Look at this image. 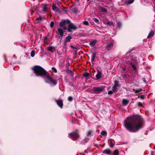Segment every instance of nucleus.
Returning a JSON list of instances; mask_svg holds the SVG:
<instances>
[{
  "mask_svg": "<svg viewBox=\"0 0 155 155\" xmlns=\"http://www.w3.org/2000/svg\"><path fill=\"white\" fill-rule=\"evenodd\" d=\"M90 0H87V1H89Z\"/></svg>",
  "mask_w": 155,
  "mask_h": 155,
  "instance_id": "nucleus-53",
  "label": "nucleus"
},
{
  "mask_svg": "<svg viewBox=\"0 0 155 155\" xmlns=\"http://www.w3.org/2000/svg\"><path fill=\"white\" fill-rule=\"evenodd\" d=\"M35 52L34 51H31V57H33L35 55Z\"/></svg>",
  "mask_w": 155,
  "mask_h": 155,
  "instance_id": "nucleus-30",
  "label": "nucleus"
},
{
  "mask_svg": "<svg viewBox=\"0 0 155 155\" xmlns=\"http://www.w3.org/2000/svg\"><path fill=\"white\" fill-rule=\"evenodd\" d=\"M93 90L94 93L98 94L104 91V88L103 87H95L94 88Z\"/></svg>",
  "mask_w": 155,
  "mask_h": 155,
  "instance_id": "nucleus-5",
  "label": "nucleus"
},
{
  "mask_svg": "<svg viewBox=\"0 0 155 155\" xmlns=\"http://www.w3.org/2000/svg\"><path fill=\"white\" fill-rule=\"evenodd\" d=\"M103 153L106 154L108 155H110L112 154V152L109 149H107L103 150Z\"/></svg>",
  "mask_w": 155,
  "mask_h": 155,
  "instance_id": "nucleus-11",
  "label": "nucleus"
},
{
  "mask_svg": "<svg viewBox=\"0 0 155 155\" xmlns=\"http://www.w3.org/2000/svg\"><path fill=\"white\" fill-rule=\"evenodd\" d=\"M78 67H81L82 68H83V67L82 66H80V64H78Z\"/></svg>",
  "mask_w": 155,
  "mask_h": 155,
  "instance_id": "nucleus-50",
  "label": "nucleus"
},
{
  "mask_svg": "<svg viewBox=\"0 0 155 155\" xmlns=\"http://www.w3.org/2000/svg\"><path fill=\"white\" fill-rule=\"evenodd\" d=\"M47 9V5H44V6H43V11L44 12H46Z\"/></svg>",
  "mask_w": 155,
  "mask_h": 155,
  "instance_id": "nucleus-29",
  "label": "nucleus"
},
{
  "mask_svg": "<svg viewBox=\"0 0 155 155\" xmlns=\"http://www.w3.org/2000/svg\"><path fill=\"white\" fill-rule=\"evenodd\" d=\"M56 33L59 34L61 36H63L64 34L63 30L61 28H59L58 29Z\"/></svg>",
  "mask_w": 155,
  "mask_h": 155,
  "instance_id": "nucleus-8",
  "label": "nucleus"
},
{
  "mask_svg": "<svg viewBox=\"0 0 155 155\" xmlns=\"http://www.w3.org/2000/svg\"><path fill=\"white\" fill-rule=\"evenodd\" d=\"M92 133V131L91 130L88 131L87 133V136L90 135Z\"/></svg>",
  "mask_w": 155,
  "mask_h": 155,
  "instance_id": "nucleus-33",
  "label": "nucleus"
},
{
  "mask_svg": "<svg viewBox=\"0 0 155 155\" xmlns=\"http://www.w3.org/2000/svg\"><path fill=\"white\" fill-rule=\"evenodd\" d=\"M108 142L110 145V146L111 147H113L114 145V140L111 139H109L108 140Z\"/></svg>",
  "mask_w": 155,
  "mask_h": 155,
  "instance_id": "nucleus-12",
  "label": "nucleus"
},
{
  "mask_svg": "<svg viewBox=\"0 0 155 155\" xmlns=\"http://www.w3.org/2000/svg\"><path fill=\"white\" fill-rule=\"evenodd\" d=\"M70 21L68 20H66L64 21L60 22L59 23L60 26L61 27H63L65 25L66 23H68Z\"/></svg>",
  "mask_w": 155,
  "mask_h": 155,
  "instance_id": "nucleus-13",
  "label": "nucleus"
},
{
  "mask_svg": "<svg viewBox=\"0 0 155 155\" xmlns=\"http://www.w3.org/2000/svg\"><path fill=\"white\" fill-rule=\"evenodd\" d=\"M33 68H42L41 67L38 65H35L33 67Z\"/></svg>",
  "mask_w": 155,
  "mask_h": 155,
  "instance_id": "nucleus-38",
  "label": "nucleus"
},
{
  "mask_svg": "<svg viewBox=\"0 0 155 155\" xmlns=\"http://www.w3.org/2000/svg\"><path fill=\"white\" fill-rule=\"evenodd\" d=\"M78 54L80 55V52H79V53H78Z\"/></svg>",
  "mask_w": 155,
  "mask_h": 155,
  "instance_id": "nucleus-52",
  "label": "nucleus"
},
{
  "mask_svg": "<svg viewBox=\"0 0 155 155\" xmlns=\"http://www.w3.org/2000/svg\"><path fill=\"white\" fill-rule=\"evenodd\" d=\"M118 89V88L115 87V86H114L112 87V90L114 93H115L117 92Z\"/></svg>",
  "mask_w": 155,
  "mask_h": 155,
  "instance_id": "nucleus-18",
  "label": "nucleus"
},
{
  "mask_svg": "<svg viewBox=\"0 0 155 155\" xmlns=\"http://www.w3.org/2000/svg\"><path fill=\"white\" fill-rule=\"evenodd\" d=\"M101 73L100 71H98L96 75V78L98 79H99L101 77Z\"/></svg>",
  "mask_w": 155,
  "mask_h": 155,
  "instance_id": "nucleus-21",
  "label": "nucleus"
},
{
  "mask_svg": "<svg viewBox=\"0 0 155 155\" xmlns=\"http://www.w3.org/2000/svg\"><path fill=\"white\" fill-rule=\"evenodd\" d=\"M134 0H129L125 2V3L127 5L132 4L134 1Z\"/></svg>",
  "mask_w": 155,
  "mask_h": 155,
  "instance_id": "nucleus-22",
  "label": "nucleus"
},
{
  "mask_svg": "<svg viewBox=\"0 0 155 155\" xmlns=\"http://www.w3.org/2000/svg\"><path fill=\"white\" fill-rule=\"evenodd\" d=\"M113 91H108V94H113Z\"/></svg>",
  "mask_w": 155,
  "mask_h": 155,
  "instance_id": "nucleus-39",
  "label": "nucleus"
},
{
  "mask_svg": "<svg viewBox=\"0 0 155 155\" xmlns=\"http://www.w3.org/2000/svg\"><path fill=\"white\" fill-rule=\"evenodd\" d=\"M138 105L140 106V107H141V106H142V104L141 103H140V102H139L138 103Z\"/></svg>",
  "mask_w": 155,
  "mask_h": 155,
  "instance_id": "nucleus-44",
  "label": "nucleus"
},
{
  "mask_svg": "<svg viewBox=\"0 0 155 155\" xmlns=\"http://www.w3.org/2000/svg\"><path fill=\"white\" fill-rule=\"evenodd\" d=\"M96 57V53L95 52L92 53L91 58V61L93 62Z\"/></svg>",
  "mask_w": 155,
  "mask_h": 155,
  "instance_id": "nucleus-15",
  "label": "nucleus"
},
{
  "mask_svg": "<svg viewBox=\"0 0 155 155\" xmlns=\"http://www.w3.org/2000/svg\"><path fill=\"white\" fill-rule=\"evenodd\" d=\"M99 9L100 10H101L102 12H107V10L104 8L102 7L101 6L100 7Z\"/></svg>",
  "mask_w": 155,
  "mask_h": 155,
  "instance_id": "nucleus-23",
  "label": "nucleus"
},
{
  "mask_svg": "<svg viewBox=\"0 0 155 155\" xmlns=\"http://www.w3.org/2000/svg\"><path fill=\"white\" fill-rule=\"evenodd\" d=\"M80 31H81L80 32V33H79V34H78V36H81L82 35L81 34V33L82 34H83V32H84V31H82V30H80Z\"/></svg>",
  "mask_w": 155,
  "mask_h": 155,
  "instance_id": "nucleus-36",
  "label": "nucleus"
},
{
  "mask_svg": "<svg viewBox=\"0 0 155 155\" xmlns=\"http://www.w3.org/2000/svg\"><path fill=\"white\" fill-rule=\"evenodd\" d=\"M143 81L145 83H146L147 82L146 81V79L145 78H143Z\"/></svg>",
  "mask_w": 155,
  "mask_h": 155,
  "instance_id": "nucleus-48",
  "label": "nucleus"
},
{
  "mask_svg": "<svg viewBox=\"0 0 155 155\" xmlns=\"http://www.w3.org/2000/svg\"><path fill=\"white\" fill-rule=\"evenodd\" d=\"M94 21L96 23L98 24L99 23V20L97 18H93Z\"/></svg>",
  "mask_w": 155,
  "mask_h": 155,
  "instance_id": "nucleus-27",
  "label": "nucleus"
},
{
  "mask_svg": "<svg viewBox=\"0 0 155 155\" xmlns=\"http://www.w3.org/2000/svg\"><path fill=\"white\" fill-rule=\"evenodd\" d=\"M48 39V38L47 37H45L44 39V41L45 42H46Z\"/></svg>",
  "mask_w": 155,
  "mask_h": 155,
  "instance_id": "nucleus-41",
  "label": "nucleus"
},
{
  "mask_svg": "<svg viewBox=\"0 0 155 155\" xmlns=\"http://www.w3.org/2000/svg\"><path fill=\"white\" fill-rule=\"evenodd\" d=\"M54 25V22L53 21H51V22L50 23V27L51 28H52L53 27Z\"/></svg>",
  "mask_w": 155,
  "mask_h": 155,
  "instance_id": "nucleus-35",
  "label": "nucleus"
},
{
  "mask_svg": "<svg viewBox=\"0 0 155 155\" xmlns=\"http://www.w3.org/2000/svg\"><path fill=\"white\" fill-rule=\"evenodd\" d=\"M83 23L84 25H88L89 23H88V22L87 21H84L83 22Z\"/></svg>",
  "mask_w": 155,
  "mask_h": 155,
  "instance_id": "nucleus-34",
  "label": "nucleus"
},
{
  "mask_svg": "<svg viewBox=\"0 0 155 155\" xmlns=\"http://www.w3.org/2000/svg\"><path fill=\"white\" fill-rule=\"evenodd\" d=\"M113 43H110L108 44L106 46V48L107 50L108 51L110 50H111L112 48L113 47Z\"/></svg>",
  "mask_w": 155,
  "mask_h": 155,
  "instance_id": "nucleus-9",
  "label": "nucleus"
},
{
  "mask_svg": "<svg viewBox=\"0 0 155 155\" xmlns=\"http://www.w3.org/2000/svg\"><path fill=\"white\" fill-rule=\"evenodd\" d=\"M52 68H54V67H52Z\"/></svg>",
  "mask_w": 155,
  "mask_h": 155,
  "instance_id": "nucleus-54",
  "label": "nucleus"
},
{
  "mask_svg": "<svg viewBox=\"0 0 155 155\" xmlns=\"http://www.w3.org/2000/svg\"><path fill=\"white\" fill-rule=\"evenodd\" d=\"M81 25H79V27L80 28H81Z\"/></svg>",
  "mask_w": 155,
  "mask_h": 155,
  "instance_id": "nucleus-51",
  "label": "nucleus"
},
{
  "mask_svg": "<svg viewBox=\"0 0 155 155\" xmlns=\"http://www.w3.org/2000/svg\"><path fill=\"white\" fill-rule=\"evenodd\" d=\"M52 9L53 10L55 11L56 12H58L59 11V8L57 7H56L55 5H53V7H52Z\"/></svg>",
  "mask_w": 155,
  "mask_h": 155,
  "instance_id": "nucleus-20",
  "label": "nucleus"
},
{
  "mask_svg": "<svg viewBox=\"0 0 155 155\" xmlns=\"http://www.w3.org/2000/svg\"><path fill=\"white\" fill-rule=\"evenodd\" d=\"M36 76L45 75L44 78L45 82L51 85H55L57 84V81L48 75L44 68H32Z\"/></svg>",
  "mask_w": 155,
  "mask_h": 155,
  "instance_id": "nucleus-2",
  "label": "nucleus"
},
{
  "mask_svg": "<svg viewBox=\"0 0 155 155\" xmlns=\"http://www.w3.org/2000/svg\"><path fill=\"white\" fill-rule=\"evenodd\" d=\"M154 1L155 2V0H154Z\"/></svg>",
  "mask_w": 155,
  "mask_h": 155,
  "instance_id": "nucleus-55",
  "label": "nucleus"
},
{
  "mask_svg": "<svg viewBox=\"0 0 155 155\" xmlns=\"http://www.w3.org/2000/svg\"><path fill=\"white\" fill-rule=\"evenodd\" d=\"M78 137V134L75 132L70 133L69 134L68 137L71 138L73 139L74 137Z\"/></svg>",
  "mask_w": 155,
  "mask_h": 155,
  "instance_id": "nucleus-6",
  "label": "nucleus"
},
{
  "mask_svg": "<svg viewBox=\"0 0 155 155\" xmlns=\"http://www.w3.org/2000/svg\"><path fill=\"white\" fill-rule=\"evenodd\" d=\"M154 35V32L153 31H151L147 37L148 38H150L151 37L153 36Z\"/></svg>",
  "mask_w": 155,
  "mask_h": 155,
  "instance_id": "nucleus-19",
  "label": "nucleus"
},
{
  "mask_svg": "<svg viewBox=\"0 0 155 155\" xmlns=\"http://www.w3.org/2000/svg\"><path fill=\"white\" fill-rule=\"evenodd\" d=\"M71 38L70 36H68L66 37L64 39V41L66 42H69Z\"/></svg>",
  "mask_w": 155,
  "mask_h": 155,
  "instance_id": "nucleus-16",
  "label": "nucleus"
},
{
  "mask_svg": "<svg viewBox=\"0 0 155 155\" xmlns=\"http://www.w3.org/2000/svg\"><path fill=\"white\" fill-rule=\"evenodd\" d=\"M62 27H63V30H65L67 29V27H66V26H65V25Z\"/></svg>",
  "mask_w": 155,
  "mask_h": 155,
  "instance_id": "nucleus-46",
  "label": "nucleus"
},
{
  "mask_svg": "<svg viewBox=\"0 0 155 155\" xmlns=\"http://www.w3.org/2000/svg\"><path fill=\"white\" fill-rule=\"evenodd\" d=\"M67 42H65V41H64V45H65L66 46V43H67Z\"/></svg>",
  "mask_w": 155,
  "mask_h": 155,
  "instance_id": "nucleus-49",
  "label": "nucleus"
},
{
  "mask_svg": "<svg viewBox=\"0 0 155 155\" xmlns=\"http://www.w3.org/2000/svg\"><path fill=\"white\" fill-rule=\"evenodd\" d=\"M107 24L111 26L113 25V23L112 22L110 21H108L107 22Z\"/></svg>",
  "mask_w": 155,
  "mask_h": 155,
  "instance_id": "nucleus-31",
  "label": "nucleus"
},
{
  "mask_svg": "<svg viewBox=\"0 0 155 155\" xmlns=\"http://www.w3.org/2000/svg\"><path fill=\"white\" fill-rule=\"evenodd\" d=\"M154 155H155V154H154Z\"/></svg>",
  "mask_w": 155,
  "mask_h": 155,
  "instance_id": "nucleus-56",
  "label": "nucleus"
},
{
  "mask_svg": "<svg viewBox=\"0 0 155 155\" xmlns=\"http://www.w3.org/2000/svg\"><path fill=\"white\" fill-rule=\"evenodd\" d=\"M68 24H69L68 26V31L71 32L72 31V30L76 29V27H75L72 23H71L70 22Z\"/></svg>",
  "mask_w": 155,
  "mask_h": 155,
  "instance_id": "nucleus-4",
  "label": "nucleus"
},
{
  "mask_svg": "<svg viewBox=\"0 0 155 155\" xmlns=\"http://www.w3.org/2000/svg\"><path fill=\"white\" fill-rule=\"evenodd\" d=\"M114 86H115V87H117L118 88L120 87V85L119 84L118 81H115V84Z\"/></svg>",
  "mask_w": 155,
  "mask_h": 155,
  "instance_id": "nucleus-24",
  "label": "nucleus"
},
{
  "mask_svg": "<svg viewBox=\"0 0 155 155\" xmlns=\"http://www.w3.org/2000/svg\"><path fill=\"white\" fill-rule=\"evenodd\" d=\"M56 102L58 105L61 108L63 105V101L61 100H56Z\"/></svg>",
  "mask_w": 155,
  "mask_h": 155,
  "instance_id": "nucleus-10",
  "label": "nucleus"
},
{
  "mask_svg": "<svg viewBox=\"0 0 155 155\" xmlns=\"http://www.w3.org/2000/svg\"><path fill=\"white\" fill-rule=\"evenodd\" d=\"M117 27L119 28H120L122 25L121 22L120 21H118L117 22Z\"/></svg>",
  "mask_w": 155,
  "mask_h": 155,
  "instance_id": "nucleus-25",
  "label": "nucleus"
},
{
  "mask_svg": "<svg viewBox=\"0 0 155 155\" xmlns=\"http://www.w3.org/2000/svg\"><path fill=\"white\" fill-rule=\"evenodd\" d=\"M72 97L71 96H69L68 98V100L69 101H71L72 100Z\"/></svg>",
  "mask_w": 155,
  "mask_h": 155,
  "instance_id": "nucleus-37",
  "label": "nucleus"
},
{
  "mask_svg": "<svg viewBox=\"0 0 155 155\" xmlns=\"http://www.w3.org/2000/svg\"><path fill=\"white\" fill-rule=\"evenodd\" d=\"M125 128L131 132H135L142 128V122L141 117L135 115L127 118L124 120Z\"/></svg>",
  "mask_w": 155,
  "mask_h": 155,
  "instance_id": "nucleus-1",
  "label": "nucleus"
},
{
  "mask_svg": "<svg viewBox=\"0 0 155 155\" xmlns=\"http://www.w3.org/2000/svg\"><path fill=\"white\" fill-rule=\"evenodd\" d=\"M82 58V56H81L79 55V57H78V60H80Z\"/></svg>",
  "mask_w": 155,
  "mask_h": 155,
  "instance_id": "nucleus-47",
  "label": "nucleus"
},
{
  "mask_svg": "<svg viewBox=\"0 0 155 155\" xmlns=\"http://www.w3.org/2000/svg\"><path fill=\"white\" fill-rule=\"evenodd\" d=\"M53 49V48L51 46H50L49 47L48 50L50 51H52Z\"/></svg>",
  "mask_w": 155,
  "mask_h": 155,
  "instance_id": "nucleus-32",
  "label": "nucleus"
},
{
  "mask_svg": "<svg viewBox=\"0 0 155 155\" xmlns=\"http://www.w3.org/2000/svg\"><path fill=\"white\" fill-rule=\"evenodd\" d=\"M68 72L69 74H72V71L71 70H68Z\"/></svg>",
  "mask_w": 155,
  "mask_h": 155,
  "instance_id": "nucleus-43",
  "label": "nucleus"
},
{
  "mask_svg": "<svg viewBox=\"0 0 155 155\" xmlns=\"http://www.w3.org/2000/svg\"><path fill=\"white\" fill-rule=\"evenodd\" d=\"M97 42V41L96 40H94L90 42V45L92 47L94 46L96 44Z\"/></svg>",
  "mask_w": 155,
  "mask_h": 155,
  "instance_id": "nucleus-17",
  "label": "nucleus"
},
{
  "mask_svg": "<svg viewBox=\"0 0 155 155\" xmlns=\"http://www.w3.org/2000/svg\"><path fill=\"white\" fill-rule=\"evenodd\" d=\"M73 12L74 13L76 14L77 13V11L76 9H73Z\"/></svg>",
  "mask_w": 155,
  "mask_h": 155,
  "instance_id": "nucleus-45",
  "label": "nucleus"
},
{
  "mask_svg": "<svg viewBox=\"0 0 155 155\" xmlns=\"http://www.w3.org/2000/svg\"><path fill=\"white\" fill-rule=\"evenodd\" d=\"M129 102V101L128 100L126 99H123L122 101V104L124 106H126L127 105Z\"/></svg>",
  "mask_w": 155,
  "mask_h": 155,
  "instance_id": "nucleus-14",
  "label": "nucleus"
},
{
  "mask_svg": "<svg viewBox=\"0 0 155 155\" xmlns=\"http://www.w3.org/2000/svg\"><path fill=\"white\" fill-rule=\"evenodd\" d=\"M129 65V67H132V68H136V63L134 61H131L129 62L128 64Z\"/></svg>",
  "mask_w": 155,
  "mask_h": 155,
  "instance_id": "nucleus-7",
  "label": "nucleus"
},
{
  "mask_svg": "<svg viewBox=\"0 0 155 155\" xmlns=\"http://www.w3.org/2000/svg\"><path fill=\"white\" fill-rule=\"evenodd\" d=\"M114 155H119V153L117 150H115L114 152Z\"/></svg>",
  "mask_w": 155,
  "mask_h": 155,
  "instance_id": "nucleus-26",
  "label": "nucleus"
},
{
  "mask_svg": "<svg viewBox=\"0 0 155 155\" xmlns=\"http://www.w3.org/2000/svg\"><path fill=\"white\" fill-rule=\"evenodd\" d=\"M91 77L90 73L85 71L82 75V79H84L85 81L87 80L88 78Z\"/></svg>",
  "mask_w": 155,
  "mask_h": 155,
  "instance_id": "nucleus-3",
  "label": "nucleus"
},
{
  "mask_svg": "<svg viewBox=\"0 0 155 155\" xmlns=\"http://www.w3.org/2000/svg\"><path fill=\"white\" fill-rule=\"evenodd\" d=\"M101 134L103 135H106L107 134V132L106 131H103L101 132Z\"/></svg>",
  "mask_w": 155,
  "mask_h": 155,
  "instance_id": "nucleus-28",
  "label": "nucleus"
},
{
  "mask_svg": "<svg viewBox=\"0 0 155 155\" xmlns=\"http://www.w3.org/2000/svg\"><path fill=\"white\" fill-rule=\"evenodd\" d=\"M42 19V18L41 17H39L38 18H37V21H41Z\"/></svg>",
  "mask_w": 155,
  "mask_h": 155,
  "instance_id": "nucleus-40",
  "label": "nucleus"
},
{
  "mask_svg": "<svg viewBox=\"0 0 155 155\" xmlns=\"http://www.w3.org/2000/svg\"><path fill=\"white\" fill-rule=\"evenodd\" d=\"M53 69V71L56 73L57 72V70L56 69V68H52Z\"/></svg>",
  "mask_w": 155,
  "mask_h": 155,
  "instance_id": "nucleus-42",
  "label": "nucleus"
}]
</instances>
